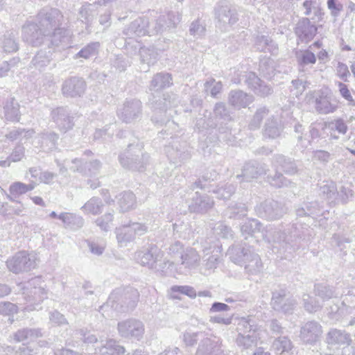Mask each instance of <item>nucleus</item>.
Wrapping results in <instances>:
<instances>
[{
  "mask_svg": "<svg viewBox=\"0 0 355 355\" xmlns=\"http://www.w3.org/2000/svg\"><path fill=\"white\" fill-rule=\"evenodd\" d=\"M4 117L7 121L17 122L20 119L19 104L14 98L6 100L3 105Z\"/></svg>",
  "mask_w": 355,
  "mask_h": 355,
  "instance_id": "obj_28",
  "label": "nucleus"
},
{
  "mask_svg": "<svg viewBox=\"0 0 355 355\" xmlns=\"http://www.w3.org/2000/svg\"><path fill=\"white\" fill-rule=\"evenodd\" d=\"M16 35L17 33L15 31H7L3 35L1 45L5 52L13 53L18 50Z\"/></svg>",
  "mask_w": 355,
  "mask_h": 355,
  "instance_id": "obj_38",
  "label": "nucleus"
},
{
  "mask_svg": "<svg viewBox=\"0 0 355 355\" xmlns=\"http://www.w3.org/2000/svg\"><path fill=\"white\" fill-rule=\"evenodd\" d=\"M125 352V347L114 339L107 340L99 347L100 355H122Z\"/></svg>",
  "mask_w": 355,
  "mask_h": 355,
  "instance_id": "obj_30",
  "label": "nucleus"
},
{
  "mask_svg": "<svg viewBox=\"0 0 355 355\" xmlns=\"http://www.w3.org/2000/svg\"><path fill=\"white\" fill-rule=\"evenodd\" d=\"M255 211L259 217L268 220L279 219L285 213L281 204L273 200H266L260 203L256 207Z\"/></svg>",
  "mask_w": 355,
  "mask_h": 355,
  "instance_id": "obj_9",
  "label": "nucleus"
},
{
  "mask_svg": "<svg viewBox=\"0 0 355 355\" xmlns=\"http://www.w3.org/2000/svg\"><path fill=\"white\" fill-rule=\"evenodd\" d=\"M317 28L312 24L309 19L304 18L300 20L297 25L295 33L303 42H308L315 35Z\"/></svg>",
  "mask_w": 355,
  "mask_h": 355,
  "instance_id": "obj_19",
  "label": "nucleus"
},
{
  "mask_svg": "<svg viewBox=\"0 0 355 355\" xmlns=\"http://www.w3.org/2000/svg\"><path fill=\"white\" fill-rule=\"evenodd\" d=\"M178 97L174 94H164L162 98L153 101L151 102L152 107L155 111L166 112L167 109L175 107L178 105Z\"/></svg>",
  "mask_w": 355,
  "mask_h": 355,
  "instance_id": "obj_24",
  "label": "nucleus"
},
{
  "mask_svg": "<svg viewBox=\"0 0 355 355\" xmlns=\"http://www.w3.org/2000/svg\"><path fill=\"white\" fill-rule=\"evenodd\" d=\"M316 58L314 53L309 50L302 51L298 55V62L301 68H304L309 64H314ZM302 70H304V69H302Z\"/></svg>",
  "mask_w": 355,
  "mask_h": 355,
  "instance_id": "obj_56",
  "label": "nucleus"
},
{
  "mask_svg": "<svg viewBox=\"0 0 355 355\" xmlns=\"http://www.w3.org/2000/svg\"><path fill=\"white\" fill-rule=\"evenodd\" d=\"M253 101V97L243 91H232L229 95V103L236 108L245 107Z\"/></svg>",
  "mask_w": 355,
  "mask_h": 355,
  "instance_id": "obj_27",
  "label": "nucleus"
},
{
  "mask_svg": "<svg viewBox=\"0 0 355 355\" xmlns=\"http://www.w3.org/2000/svg\"><path fill=\"white\" fill-rule=\"evenodd\" d=\"M41 138L42 140V146H49V148H52L55 147L58 136L54 132H46L42 133Z\"/></svg>",
  "mask_w": 355,
  "mask_h": 355,
  "instance_id": "obj_59",
  "label": "nucleus"
},
{
  "mask_svg": "<svg viewBox=\"0 0 355 355\" xmlns=\"http://www.w3.org/2000/svg\"><path fill=\"white\" fill-rule=\"evenodd\" d=\"M272 347L277 354H282L291 350L293 345L287 337L283 336L275 340Z\"/></svg>",
  "mask_w": 355,
  "mask_h": 355,
  "instance_id": "obj_44",
  "label": "nucleus"
},
{
  "mask_svg": "<svg viewBox=\"0 0 355 355\" xmlns=\"http://www.w3.org/2000/svg\"><path fill=\"white\" fill-rule=\"evenodd\" d=\"M291 92L298 97L302 95L306 89V82L302 81L300 79L293 80L291 82V86L290 87Z\"/></svg>",
  "mask_w": 355,
  "mask_h": 355,
  "instance_id": "obj_58",
  "label": "nucleus"
},
{
  "mask_svg": "<svg viewBox=\"0 0 355 355\" xmlns=\"http://www.w3.org/2000/svg\"><path fill=\"white\" fill-rule=\"evenodd\" d=\"M216 350H219L216 343L205 338L199 345L196 355H212Z\"/></svg>",
  "mask_w": 355,
  "mask_h": 355,
  "instance_id": "obj_43",
  "label": "nucleus"
},
{
  "mask_svg": "<svg viewBox=\"0 0 355 355\" xmlns=\"http://www.w3.org/2000/svg\"><path fill=\"white\" fill-rule=\"evenodd\" d=\"M40 25L44 27L46 34V40L53 46H66L70 40L68 30L61 28L64 17L56 8H44L39 13Z\"/></svg>",
  "mask_w": 355,
  "mask_h": 355,
  "instance_id": "obj_2",
  "label": "nucleus"
},
{
  "mask_svg": "<svg viewBox=\"0 0 355 355\" xmlns=\"http://www.w3.org/2000/svg\"><path fill=\"white\" fill-rule=\"evenodd\" d=\"M263 238L269 243H278L285 251H293L298 248L301 241H308L311 230L302 224H293L282 230L272 225H267L261 231Z\"/></svg>",
  "mask_w": 355,
  "mask_h": 355,
  "instance_id": "obj_1",
  "label": "nucleus"
},
{
  "mask_svg": "<svg viewBox=\"0 0 355 355\" xmlns=\"http://www.w3.org/2000/svg\"><path fill=\"white\" fill-rule=\"evenodd\" d=\"M314 293L316 296L321 298L322 301L329 300L337 297V293L334 287L322 284L315 285Z\"/></svg>",
  "mask_w": 355,
  "mask_h": 355,
  "instance_id": "obj_40",
  "label": "nucleus"
},
{
  "mask_svg": "<svg viewBox=\"0 0 355 355\" xmlns=\"http://www.w3.org/2000/svg\"><path fill=\"white\" fill-rule=\"evenodd\" d=\"M19 62V58H13L10 61H4L0 64V77H4L8 75V71L15 67Z\"/></svg>",
  "mask_w": 355,
  "mask_h": 355,
  "instance_id": "obj_60",
  "label": "nucleus"
},
{
  "mask_svg": "<svg viewBox=\"0 0 355 355\" xmlns=\"http://www.w3.org/2000/svg\"><path fill=\"white\" fill-rule=\"evenodd\" d=\"M10 194L7 195L8 199L12 202H15V198L26 193L25 184L21 182H15L9 187Z\"/></svg>",
  "mask_w": 355,
  "mask_h": 355,
  "instance_id": "obj_51",
  "label": "nucleus"
},
{
  "mask_svg": "<svg viewBox=\"0 0 355 355\" xmlns=\"http://www.w3.org/2000/svg\"><path fill=\"white\" fill-rule=\"evenodd\" d=\"M172 84V78L169 73H157L150 82V88L153 90H159Z\"/></svg>",
  "mask_w": 355,
  "mask_h": 355,
  "instance_id": "obj_39",
  "label": "nucleus"
},
{
  "mask_svg": "<svg viewBox=\"0 0 355 355\" xmlns=\"http://www.w3.org/2000/svg\"><path fill=\"white\" fill-rule=\"evenodd\" d=\"M114 219V214L113 213H106L104 215L98 217L95 220L94 223L98 226L101 230L103 232H108L111 229V226L112 224V221Z\"/></svg>",
  "mask_w": 355,
  "mask_h": 355,
  "instance_id": "obj_50",
  "label": "nucleus"
},
{
  "mask_svg": "<svg viewBox=\"0 0 355 355\" xmlns=\"http://www.w3.org/2000/svg\"><path fill=\"white\" fill-rule=\"evenodd\" d=\"M312 153V159L322 163H327L331 159V154L326 150H313Z\"/></svg>",
  "mask_w": 355,
  "mask_h": 355,
  "instance_id": "obj_64",
  "label": "nucleus"
},
{
  "mask_svg": "<svg viewBox=\"0 0 355 355\" xmlns=\"http://www.w3.org/2000/svg\"><path fill=\"white\" fill-rule=\"evenodd\" d=\"M51 116L61 131L67 132L73 126V119L65 107H60L53 110Z\"/></svg>",
  "mask_w": 355,
  "mask_h": 355,
  "instance_id": "obj_16",
  "label": "nucleus"
},
{
  "mask_svg": "<svg viewBox=\"0 0 355 355\" xmlns=\"http://www.w3.org/2000/svg\"><path fill=\"white\" fill-rule=\"evenodd\" d=\"M245 77V83L255 94L265 97L272 93V87L262 81L254 73L249 72Z\"/></svg>",
  "mask_w": 355,
  "mask_h": 355,
  "instance_id": "obj_14",
  "label": "nucleus"
},
{
  "mask_svg": "<svg viewBox=\"0 0 355 355\" xmlns=\"http://www.w3.org/2000/svg\"><path fill=\"white\" fill-rule=\"evenodd\" d=\"M268 168L265 164L256 162H249L244 165L241 174H236V178L242 177L246 182L257 178L259 175L266 173Z\"/></svg>",
  "mask_w": 355,
  "mask_h": 355,
  "instance_id": "obj_17",
  "label": "nucleus"
},
{
  "mask_svg": "<svg viewBox=\"0 0 355 355\" xmlns=\"http://www.w3.org/2000/svg\"><path fill=\"white\" fill-rule=\"evenodd\" d=\"M149 156L144 154L140 147L129 145L128 148L119 155V162L123 167L141 171L148 163Z\"/></svg>",
  "mask_w": 355,
  "mask_h": 355,
  "instance_id": "obj_4",
  "label": "nucleus"
},
{
  "mask_svg": "<svg viewBox=\"0 0 355 355\" xmlns=\"http://www.w3.org/2000/svg\"><path fill=\"white\" fill-rule=\"evenodd\" d=\"M181 17L178 12H169L167 16L162 15L159 17L155 21L154 31L160 33L167 28H174L180 21Z\"/></svg>",
  "mask_w": 355,
  "mask_h": 355,
  "instance_id": "obj_22",
  "label": "nucleus"
},
{
  "mask_svg": "<svg viewBox=\"0 0 355 355\" xmlns=\"http://www.w3.org/2000/svg\"><path fill=\"white\" fill-rule=\"evenodd\" d=\"M252 250L250 246L244 247L239 244L234 245L228 249L226 256L229 257L232 262L242 266L245 259L249 258V254Z\"/></svg>",
  "mask_w": 355,
  "mask_h": 355,
  "instance_id": "obj_20",
  "label": "nucleus"
},
{
  "mask_svg": "<svg viewBox=\"0 0 355 355\" xmlns=\"http://www.w3.org/2000/svg\"><path fill=\"white\" fill-rule=\"evenodd\" d=\"M58 218L67 226L72 229H79L84 225V219L82 216L71 213H61Z\"/></svg>",
  "mask_w": 355,
  "mask_h": 355,
  "instance_id": "obj_34",
  "label": "nucleus"
},
{
  "mask_svg": "<svg viewBox=\"0 0 355 355\" xmlns=\"http://www.w3.org/2000/svg\"><path fill=\"white\" fill-rule=\"evenodd\" d=\"M263 332V331H257L255 329L252 333L238 335L236 340V344L240 347L246 349L254 347L257 345V341L261 338Z\"/></svg>",
  "mask_w": 355,
  "mask_h": 355,
  "instance_id": "obj_26",
  "label": "nucleus"
},
{
  "mask_svg": "<svg viewBox=\"0 0 355 355\" xmlns=\"http://www.w3.org/2000/svg\"><path fill=\"white\" fill-rule=\"evenodd\" d=\"M270 304L272 309L277 312L291 313L297 305V301L288 291L280 288L272 292Z\"/></svg>",
  "mask_w": 355,
  "mask_h": 355,
  "instance_id": "obj_7",
  "label": "nucleus"
},
{
  "mask_svg": "<svg viewBox=\"0 0 355 355\" xmlns=\"http://www.w3.org/2000/svg\"><path fill=\"white\" fill-rule=\"evenodd\" d=\"M322 334L321 324L312 320L304 323L301 327L299 337L303 343L314 345L320 340Z\"/></svg>",
  "mask_w": 355,
  "mask_h": 355,
  "instance_id": "obj_10",
  "label": "nucleus"
},
{
  "mask_svg": "<svg viewBox=\"0 0 355 355\" xmlns=\"http://www.w3.org/2000/svg\"><path fill=\"white\" fill-rule=\"evenodd\" d=\"M281 127L277 119L274 117L269 118L265 125L263 136L270 139H275L280 135Z\"/></svg>",
  "mask_w": 355,
  "mask_h": 355,
  "instance_id": "obj_41",
  "label": "nucleus"
},
{
  "mask_svg": "<svg viewBox=\"0 0 355 355\" xmlns=\"http://www.w3.org/2000/svg\"><path fill=\"white\" fill-rule=\"evenodd\" d=\"M141 102L138 99L126 100L118 110L119 117L125 123L138 118L141 114Z\"/></svg>",
  "mask_w": 355,
  "mask_h": 355,
  "instance_id": "obj_12",
  "label": "nucleus"
},
{
  "mask_svg": "<svg viewBox=\"0 0 355 355\" xmlns=\"http://www.w3.org/2000/svg\"><path fill=\"white\" fill-rule=\"evenodd\" d=\"M139 53L141 58V62L146 63L148 66L154 64L157 58V53L153 49L147 48H141Z\"/></svg>",
  "mask_w": 355,
  "mask_h": 355,
  "instance_id": "obj_54",
  "label": "nucleus"
},
{
  "mask_svg": "<svg viewBox=\"0 0 355 355\" xmlns=\"http://www.w3.org/2000/svg\"><path fill=\"white\" fill-rule=\"evenodd\" d=\"M319 195L328 201L333 202L336 199L338 191L335 183L323 182L319 188Z\"/></svg>",
  "mask_w": 355,
  "mask_h": 355,
  "instance_id": "obj_42",
  "label": "nucleus"
},
{
  "mask_svg": "<svg viewBox=\"0 0 355 355\" xmlns=\"http://www.w3.org/2000/svg\"><path fill=\"white\" fill-rule=\"evenodd\" d=\"M38 17V24L35 23H27L22 28V37L24 42L37 46L42 44L46 40V34L44 33V27L40 25V19Z\"/></svg>",
  "mask_w": 355,
  "mask_h": 355,
  "instance_id": "obj_8",
  "label": "nucleus"
},
{
  "mask_svg": "<svg viewBox=\"0 0 355 355\" xmlns=\"http://www.w3.org/2000/svg\"><path fill=\"white\" fill-rule=\"evenodd\" d=\"M42 283L40 277H35L24 284H19V286H21L24 290L23 292V295H25L24 297L30 303V305L24 308L25 310L32 311L35 309L33 304H38L47 297V293L42 286Z\"/></svg>",
  "mask_w": 355,
  "mask_h": 355,
  "instance_id": "obj_6",
  "label": "nucleus"
},
{
  "mask_svg": "<svg viewBox=\"0 0 355 355\" xmlns=\"http://www.w3.org/2000/svg\"><path fill=\"white\" fill-rule=\"evenodd\" d=\"M40 336L42 334L39 329H22L14 334L13 338L16 342H33Z\"/></svg>",
  "mask_w": 355,
  "mask_h": 355,
  "instance_id": "obj_35",
  "label": "nucleus"
},
{
  "mask_svg": "<svg viewBox=\"0 0 355 355\" xmlns=\"http://www.w3.org/2000/svg\"><path fill=\"white\" fill-rule=\"evenodd\" d=\"M249 255V258L245 259L242 266H244L245 271L249 274L253 275L259 272L263 267L259 256L253 250Z\"/></svg>",
  "mask_w": 355,
  "mask_h": 355,
  "instance_id": "obj_33",
  "label": "nucleus"
},
{
  "mask_svg": "<svg viewBox=\"0 0 355 355\" xmlns=\"http://www.w3.org/2000/svg\"><path fill=\"white\" fill-rule=\"evenodd\" d=\"M163 257V252L155 245L150 244L141 250H138L135 254V260L144 266L160 271L164 275H171L173 274L175 263L169 261H164L158 265Z\"/></svg>",
  "mask_w": 355,
  "mask_h": 355,
  "instance_id": "obj_3",
  "label": "nucleus"
},
{
  "mask_svg": "<svg viewBox=\"0 0 355 355\" xmlns=\"http://www.w3.org/2000/svg\"><path fill=\"white\" fill-rule=\"evenodd\" d=\"M51 61V56L46 52L42 51H39L36 55L33 58L31 64L37 69H41L44 67L49 64Z\"/></svg>",
  "mask_w": 355,
  "mask_h": 355,
  "instance_id": "obj_53",
  "label": "nucleus"
},
{
  "mask_svg": "<svg viewBox=\"0 0 355 355\" xmlns=\"http://www.w3.org/2000/svg\"><path fill=\"white\" fill-rule=\"evenodd\" d=\"M118 331L123 338L140 340L144 333V326L138 320L130 319L118 323Z\"/></svg>",
  "mask_w": 355,
  "mask_h": 355,
  "instance_id": "obj_11",
  "label": "nucleus"
},
{
  "mask_svg": "<svg viewBox=\"0 0 355 355\" xmlns=\"http://www.w3.org/2000/svg\"><path fill=\"white\" fill-rule=\"evenodd\" d=\"M123 33L129 37L144 36L148 33H156L154 27L150 30L148 19L142 17L134 20L128 27L124 29Z\"/></svg>",
  "mask_w": 355,
  "mask_h": 355,
  "instance_id": "obj_15",
  "label": "nucleus"
},
{
  "mask_svg": "<svg viewBox=\"0 0 355 355\" xmlns=\"http://www.w3.org/2000/svg\"><path fill=\"white\" fill-rule=\"evenodd\" d=\"M38 258L35 253L20 251L8 259L6 265L13 273L28 272L36 268Z\"/></svg>",
  "mask_w": 355,
  "mask_h": 355,
  "instance_id": "obj_5",
  "label": "nucleus"
},
{
  "mask_svg": "<svg viewBox=\"0 0 355 355\" xmlns=\"http://www.w3.org/2000/svg\"><path fill=\"white\" fill-rule=\"evenodd\" d=\"M233 323L236 325V330L240 334H248V333H252L253 330L257 331H261L262 330L257 327L254 322L249 318H234L232 316L230 318H223V324H229Z\"/></svg>",
  "mask_w": 355,
  "mask_h": 355,
  "instance_id": "obj_18",
  "label": "nucleus"
},
{
  "mask_svg": "<svg viewBox=\"0 0 355 355\" xmlns=\"http://www.w3.org/2000/svg\"><path fill=\"white\" fill-rule=\"evenodd\" d=\"M25 156V148L21 145H17L9 155V160L12 162L21 161Z\"/></svg>",
  "mask_w": 355,
  "mask_h": 355,
  "instance_id": "obj_62",
  "label": "nucleus"
},
{
  "mask_svg": "<svg viewBox=\"0 0 355 355\" xmlns=\"http://www.w3.org/2000/svg\"><path fill=\"white\" fill-rule=\"evenodd\" d=\"M103 208V203L98 197H92L87 200L81 207V210L85 214L98 215Z\"/></svg>",
  "mask_w": 355,
  "mask_h": 355,
  "instance_id": "obj_36",
  "label": "nucleus"
},
{
  "mask_svg": "<svg viewBox=\"0 0 355 355\" xmlns=\"http://www.w3.org/2000/svg\"><path fill=\"white\" fill-rule=\"evenodd\" d=\"M114 232L119 247L127 246L128 243L133 241L135 239L128 224L116 227Z\"/></svg>",
  "mask_w": 355,
  "mask_h": 355,
  "instance_id": "obj_31",
  "label": "nucleus"
},
{
  "mask_svg": "<svg viewBox=\"0 0 355 355\" xmlns=\"http://www.w3.org/2000/svg\"><path fill=\"white\" fill-rule=\"evenodd\" d=\"M180 259V265L189 271L196 268L200 265V256L195 249L187 248L182 251Z\"/></svg>",
  "mask_w": 355,
  "mask_h": 355,
  "instance_id": "obj_21",
  "label": "nucleus"
},
{
  "mask_svg": "<svg viewBox=\"0 0 355 355\" xmlns=\"http://www.w3.org/2000/svg\"><path fill=\"white\" fill-rule=\"evenodd\" d=\"M100 47L99 42H91L83 47L76 55L75 58H83L89 59L97 55Z\"/></svg>",
  "mask_w": 355,
  "mask_h": 355,
  "instance_id": "obj_47",
  "label": "nucleus"
},
{
  "mask_svg": "<svg viewBox=\"0 0 355 355\" xmlns=\"http://www.w3.org/2000/svg\"><path fill=\"white\" fill-rule=\"evenodd\" d=\"M85 87L86 84L83 78L71 77L63 83L62 92L66 97L74 98L83 95Z\"/></svg>",
  "mask_w": 355,
  "mask_h": 355,
  "instance_id": "obj_13",
  "label": "nucleus"
},
{
  "mask_svg": "<svg viewBox=\"0 0 355 355\" xmlns=\"http://www.w3.org/2000/svg\"><path fill=\"white\" fill-rule=\"evenodd\" d=\"M119 205L122 212L128 211L136 207V198L132 192H124L119 195Z\"/></svg>",
  "mask_w": 355,
  "mask_h": 355,
  "instance_id": "obj_37",
  "label": "nucleus"
},
{
  "mask_svg": "<svg viewBox=\"0 0 355 355\" xmlns=\"http://www.w3.org/2000/svg\"><path fill=\"white\" fill-rule=\"evenodd\" d=\"M173 293L178 292L186 295L191 298H195L197 296L196 290L190 286H174L171 288Z\"/></svg>",
  "mask_w": 355,
  "mask_h": 355,
  "instance_id": "obj_61",
  "label": "nucleus"
},
{
  "mask_svg": "<svg viewBox=\"0 0 355 355\" xmlns=\"http://www.w3.org/2000/svg\"><path fill=\"white\" fill-rule=\"evenodd\" d=\"M256 46L261 51H268L271 53H275L277 50L275 42L264 35L259 36L257 38Z\"/></svg>",
  "mask_w": 355,
  "mask_h": 355,
  "instance_id": "obj_45",
  "label": "nucleus"
},
{
  "mask_svg": "<svg viewBox=\"0 0 355 355\" xmlns=\"http://www.w3.org/2000/svg\"><path fill=\"white\" fill-rule=\"evenodd\" d=\"M269 113L268 109L266 107H261L257 110L250 121L248 127L250 130H257L260 128L262 120L268 116Z\"/></svg>",
  "mask_w": 355,
  "mask_h": 355,
  "instance_id": "obj_46",
  "label": "nucleus"
},
{
  "mask_svg": "<svg viewBox=\"0 0 355 355\" xmlns=\"http://www.w3.org/2000/svg\"><path fill=\"white\" fill-rule=\"evenodd\" d=\"M245 207L244 205L235 204L233 206H230L226 209V215H228L229 218H239L241 216H244L245 214Z\"/></svg>",
  "mask_w": 355,
  "mask_h": 355,
  "instance_id": "obj_57",
  "label": "nucleus"
},
{
  "mask_svg": "<svg viewBox=\"0 0 355 355\" xmlns=\"http://www.w3.org/2000/svg\"><path fill=\"white\" fill-rule=\"evenodd\" d=\"M315 107L318 113L327 114L334 112L337 106L331 102V97L322 94L315 98Z\"/></svg>",
  "mask_w": 355,
  "mask_h": 355,
  "instance_id": "obj_32",
  "label": "nucleus"
},
{
  "mask_svg": "<svg viewBox=\"0 0 355 355\" xmlns=\"http://www.w3.org/2000/svg\"><path fill=\"white\" fill-rule=\"evenodd\" d=\"M327 342L330 345H349L352 339L350 334L345 331L331 329L327 334Z\"/></svg>",
  "mask_w": 355,
  "mask_h": 355,
  "instance_id": "obj_23",
  "label": "nucleus"
},
{
  "mask_svg": "<svg viewBox=\"0 0 355 355\" xmlns=\"http://www.w3.org/2000/svg\"><path fill=\"white\" fill-rule=\"evenodd\" d=\"M196 196L193 198L192 202L189 205V208L192 212H204L211 208L213 205V200L208 196H200L198 192H196Z\"/></svg>",
  "mask_w": 355,
  "mask_h": 355,
  "instance_id": "obj_25",
  "label": "nucleus"
},
{
  "mask_svg": "<svg viewBox=\"0 0 355 355\" xmlns=\"http://www.w3.org/2000/svg\"><path fill=\"white\" fill-rule=\"evenodd\" d=\"M272 165L279 167L288 175H294L297 173V167L291 159L286 158L284 155H277L274 157Z\"/></svg>",
  "mask_w": 355,
  "mask_h": 355,
  "instance_id": "obj_29",
  "label": "nucleus"
},
{
  "mask_svg": "<svg viewBox=\"0 0 355 355\" xmlns=\"http://www.w3.org/2000/svg\"><path fill=\"white\" fill-rule=\"evenodd\" d=\"M302 300L304 309L310 313H315L322 307V305L318 300L309 294H304Z\"/></svg>",
  "mask_w": 355,
  "mask_h": 355,
  "instance_id": "obj_52",
  "label": "nucleus"
},
{
  "mask_svg": "<svg viewBox=\"0 0 355 355\" xmlns=\"http://www.w3.org/2000/svg\"><path fill=\"white\" fill-rule=\"evenodd\" d=\"M128 225L131 228L135 237H136V236H142L148 231V227L144 223H129Z\"/></svg>",
  "mask_w": 355,
  "mask_h": 355,
  "instance_id": "obj_63",
  "label": "nucleus"
},
{
  "mask_svg": "<svg viewBox=\"0 0 355 355\" xmlns=\"http://www.w3.org/2000/svg\"><path fill=\"white\" fill-rule=\"evenodd\" d=\"M262 227L261 223L256 219H250L245 221L241 227L243 235H250L257 232H260Z\"/></svg>",
  "mask_w": 355,
  "mask_h": 355,
  "instance_id": "obj_48",
  "label": "nucleus"
},
{
  "mask_svg": "<svg viewBox=\"0 0 355 355\" xmlns=\"http://www.w3.org/2000/svg\"><path fill=\"white\" fill-rule=\"evenodd\" d=\"M268 181L272 187L277 188L288 187L291 184V182L279 173H276L273 176H268Z\"/></svg>",
  "mask_w": 355,
  "mask_h": 355,
  "instance_id": "obj_55",
  "label": "nucleus"
},
{
  "mask_svg": "<svg viewBox=\"0 0 355 355\" xmlns=\"http://www.w3.org/2000/svg\"><path fill=\"white\" fill-rule=\"evenodd\" d=\"M274 61L270 58H265L260 60L259 71L266 78H270L275 74Z\"/></svg>",
  "mask_w": 355,
  "mask_h": 355,
  "instance_id": "obj_49",
  "label": "nucleus"
}]
</instances>
